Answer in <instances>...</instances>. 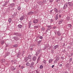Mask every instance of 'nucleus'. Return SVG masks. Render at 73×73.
Returning a JSON list of instances; mask_svg holds the SVG:
<instances>
[{
	"label": "nucleus",
	"mask_w": 73,
	"mask_h": 73,
	"mask_svg": "<svg viewBox=\"0 0 73 73\" xmlns=\"http://www.w3.org/2000/svg\"><path fill=\"white\" fill-rule=\"evenodd\" d=\"M13 38L14 39V40H15L16 41H18V40H19V38H18L17 36H14Z\"/></svg>",
	"instance_id": "1"
},
{
	"label": "nucleus",
	"mask_w": 73,
	"mask_h": 73,
	"mask_svg": "<svg viewBox=\"0 0 73 73\" xmlns=\"http://www.w3.org/2000/svg\"><path fill=\"white\" fill-rule=\"evenodd\" d=\"M38 22V19H35L33 21V23L34 24H37V23Z\"/></svg>",
	"instance_id": "2"
},
{
	"label": "nucleus",
	"mask_w": 73,
	"mask_h": 73,
	"mask_svg": "<svg viewBox=\"0 0 73 73\" xmlns=\"http://www.w3.org/2000/svg\"><path fill=\"white\" fill-rule=\"evenodd\" d=\"M47 27H48V29L46 30V32H47V31H49V30H50V29H52V27H51V25L48 26H47Z\"/></svg>",
	"instance_id": "3"
},
{
	"label": "nucleus",
	"mask_w": 73,
	"mask_h": 73,
	"mask_svg": "<svg viewBox=\"0 0 73 73\" xmlns=\"http://www.w3.org/2000/svg\"><path fill=\"white\" fill-rule=\"evenodd\" d=\"M34 62H32L30 65V68H33V65H34Z\"/></svg>",
	"instance_id": "4"
},
{
	"label": "nucleus",
	"mask_w": 73,
	"mask_h": 73,
	"mask_svg": "<svg viewBox=\"0 0 73 73\" xmlns=\"http://www.w3.org/2000/svg\"><path fill=\"white\" fill-rule=\"evenodd\" d=\"M49 47L48 45H45L44 46V47L43 48V50H44L45 49H46L47 48H48Z\"/></svg>",
	"instance_id": "5"
},
{
	"label": "nucleus",
	"mask_w": 73,
	"mask_h": 73,
	"mask_svg": "<svg viewBox=\"0 0 73 73\" xmlns=\"http://www.w3.org/2000/svg\"><path fill=\"white\" fill-rule=\"evenodd\" d=\"M68 7V5H67L66 4L64 5V6L63 7L64 9H66V8Z\"/></svg>",
	"instance_id": "6"
},
{
	"label": "nucleus",
	"mask_w": 73,
	"mask_h": 73,
	"mask_svg": "<svg viewBox=\"0 0 73 73\" xmlns=\"http://www.w3.org/2000/svg\"><path fill=\"white\" fill-rule=\"evenodd\" d=\"M63 22V20L61 19L58 22V24H60Z\"/></svg>",
	"instance_id": "7"
},
{
	"label": "nucleus",
	"mask_w": 73,
	"mask_h": 73,
	"mask_svg": "<svg viewBox=\"0 0 73 73\" xmlns=\"http://www.w3.org/2000/svg\"><path fill=\"white\" fill-rule=\"evenodd\" d=\"M58 14H57L56 15V17H55V19L56 20H58Z\"/></svg>",
	"instance_id": "8"
},
{
	"label": "nucleus",
	"mask_w": 73,
	"mask_h": 73,
	"mask_svg": "<svg viewBox=\"0 0 73 73\" xmlns=\"http://www.w3.org/2000/svg\"><path fill=\"white\" fill-rule=\"evenodd\" d=\"M36 59H37V58L35 56H34L33 57L32 59L33 61H36Z\"/></svg>",
	"instance_id": "9"
},
{
	"label": "nucleus",
	"mask_w": 73,
	"mask_h": 73,
	"mask_svg": "<svg viewBox=\"0 0 73 73\" xmlns=\"http://www.w3.org/2000/svg\"><path fill=\"white\" fill-rule=\"evenodd\" d=\"M32 24V22L31 21H30L29 24V28H31V25Z\"/></svg>",
	"instance_id": "10"
},
{
	"label": "nucleus",
	"mask_w": 73,
	"mask_h": 73,
	"mask_svg": "<svg viewBox=\"0 0 73 73\" xmlns=\"http://www.w3.org/2000/svg\"><path fill=\"white\" fill-rule=\"evenodd\" d=\"M33 14V12L32 11H30L28 13V15H32Z\"/></svg>",
	"instance_id": "11"
},
{
	"label": "nucleus",
	"mask_w": 73,
	"mask_h": 73,
	"mask_svg": "<svg viewBox=\"0 0 73 73\" xmlns=\"http://www.w3.org/2000/svg\"><path fill=\"white\" fill-rule=\"evenodd\" d=\"M24 19V16H22L20 18V20H21V21L23 20Z\"/></svg>",
	"instance_id": "12"
},
{
	"label": "nucleus",
	"mask_w": 73,
	"mask_h": 73,
	"mask_svg": "<svg viewBox=\"0 0 73 73\" xmlns=\"http://www.w3.org/2000/svg\"><path fill=\"white\" fill-rule=\"evenodd\" d=\"M54 10L55 12H56V13H58V10L57 9H56V8H54Z\"/></svg>",
	"instance_id": "13"
},
{
	"label": "nucleus",
	"mask_w": 73,
	"mask_h": 73,
	"mask_svg": "<svg viewBox=\"0 0 73 73\" xmlns=\"http://www.w3.org/2000/svg\"><path fill=\"white\" fill-rule=\"evenodd\" d=\"M58 45H56V46H55L54 47V49H56V48H58Z\"/></svg>",
	"instance_id": "14"
},
{
	"label": "nucleus",
	"mask_w": 73,
	"mask_h": 73,
	"mask_svg": "<svg viewBox=\"0 0 73 73\" xmlns=\"http://www.w3.org/2000/svg\"><path fill=\"white\" fill-rule=\"evenodd\" d=\"M18 27L20 29V28H22V25L19 24L18 26Z\"/></svg>",
	"instance_id": "15"
},
{
	"label": "nucleus",
	"mask_w": 73,
	"mask_h": 73,
	"mask_svg": "<svg viewBox=\"0 0 73 73\" xmlns=\"http://www.w3.org/2000/svg\"><path fill=\"white\" fill-rule=\"evenodd\" d=\"M28 58H25L24 60V61L25 62H27V61H28Z\"/></svg>",
	"instance_id": "16"
},
{
	"label": "nucleus",
	"mask_w": 73,
	"mask_h": 73,
	"mask_svg": "<svg viewBox=\"0 0 73 73\" xmlns=\"http://www.w3.org/2000/svg\"><path fill=\"white\" fill-rule=\"evenodd\" d=\"M56 33L58 36H61V33H60V32H56Z\"/></svg>",
	"instance_id": "17"
},
{
	"label": "nucleus",
	"mask_w": 73,
	"mask_h": 73,
	"mask_svg": "<svg viewBox=\"0 0 73 73\" xmlns=\"http://www.w3.org/2000/svg\"><path fill=\"white\" fill-rule=\"evenodd\" d=\"M39 4L40 5H43V4H44V3H43V2H42L40 1L39 2Z\"/></svg>",
	"instance_id": "18"
},
{
	"label": "nucleus",
	"mask_w": 73,
	"mask_h": 73,
	"mask_svg": "<svg viewBox=\"0 0 73 73\" xmlns=\"http://www.w3.org/2000/svg\"><path fill=\"white\" fill-rule=\"evenodd\" d=\"M70 17H68L66 18V20H67V21H69V20H70Z\"/></svg>",
	"instance_id": "19"
},
{
	"label": "nucleus",
	"mask_w": 73,
	"mask_h": 73,
	"mask_svg": "<svg viewBox=\"0 0 73 73\" xmlns=\"http://www.w3.org/2000/svg\"><path fill=\"white\" fill-rule=\"evenodd\" d=\"M31 55H29L28 56V60H29V59L30 60H31Z\"/></svg>",
	"instance_id": "20"
},
{
	"label": "nucleus",
	"mask_w": 73,
	"mask_h": 73,
	"mask_svg": "<svg viewBox=\"0 0 73 73\" xmlns=\"http://www.w3.org/2000/svg\"><path fill=\"white\" fill-rule=\"evenodd\" d=\"M14 35L15 36H19V34L17 33H14Z\"/></svg>",
	"instance_id": "21"
},
{
	"label": "nucleus",
	"mask_w": 73,
	"mask_h": 73,
	"mask_svg": "<svg viewBox=\"0 0 73 73\" xmlns=\"http://www.w3.org/2000/svg\"><path fill=\"white\" fill-rule=\"evenodd\" d=\"M52 61H53V60L52 59H50V60H49V64L51 62H52Z\"/></svg>",
	"instance_id": "22"
},
{
	"label": "nucleus",
	"mask_w": 73,
	"mask_h": 73,
	"mask_svg": "<svg viewBox=\"0 0 73 73\" xmlns=\"http://www.w3.org/2000/svg\"><path fill=\"white\" fill-rule=\"evenodd\" d=\"M9 23H11V22H12V19H11V18H9Z\"/></svg>",
	"instance_id": "23"
},
{
	"label": "nucleus",
	"mask_w": 73,
	"mask_h": 73,
	"mask_svg": "<svg viewBox=\"0 0 73 73\" xmlns=\"http://www.w3.org/2000/svg\"><path fill=\"white\" fill-rule=\"evenodd\" d=\"M7 5V3H4L3 5L2 6L3 7H5V6H6Z\"/></svg>",
	"instance_id": "24"
},
{
	"label": "nucleus",
	"mask_w": 73,
	"mask_h": 73,
	"mask_svg": "<svg viewBox=\"0 0 73 73\" xmlns=\"http://www.w3.org/2000/svg\"><path fill=\"white\" fill-rule=\"evenodd\" d=\"M68 27L70 28H71L72 27V25L71 24H68Z\"/></svg>",
	"instance_id": "25"
},
{
	"label": "nucleus",
	"mask_w": 73,
	"mask_h": 73,
	"mask_svg": "<svg viewBox=\"0 0 73 73\" xmlns=\"http://www.w3.org/2000/svg\"><path fill=\"white\" fill-rule=\"evenodd\" d=\"M10 6H11V7H13L15 6V4L12 3L10 5Z\"/></svg>",
	"instance_id": "26"
},
{
	"label": "nucleus",
	"mask_w": 73,
	"mask_h": 73,
	"mask_svg": "<svg viewBox=\"0 0 73 73\" xmlns=\"http://www.w3.org/2000/svg\"><path fill=\"white\" fill-rule=\"evenodd\" d=\"M12 69L13 70H15L16 69V68H15L14 67L12 66Z\"/></svg>",
	"instance_id": "27"
},
{
	"label": "nucleus",
	"mask_w": 73,
	"mask_h": 73,
	"mask_svg": "<svg viewBox=\"0 0 73 73\" xmlns=\"http://www.w3.org/2000/svg\"><path fill=\"white\" fill-rule=\"evenodd\" d=\"M45 28L44 27H42L41 28V31H45Z\"/></svg>",
	"instance_id": "28"
},
{
	"label": "nucleus",
	"mask_w": 73,
	"mask_h": 73,
	"mask_svg": "<svg viewBox=\"0 0 73 73\" xmlns=\"http://www.w3.org/2000/svg\"><path fill=\"white\" fill-rule=\"evenodd\" d=\"M43 64H46V60H44V61L43 62Z\"/></svg>",
	"instance_id": "29"
},
{
	"label": "nucleus",
	"mask_w": 73,
	"mask_h": 73,
	"mask_svg": "<svg viewBox=\"0 0 73 73\" xmlns=\"http://www.w3.org/2000/svg\"><path fill=\"white\" fill-rule=\"evenodd\" d=\"M72 58H71L70 59L69 62H72Z\"/></svg>",
	"instance_id": "30"
},
{
	"label": "nucleus",
	"mask_w": 73,
	"mask_h": 73,
	"mask_svg": "<svg viewBox=\"0 0 73 73\" xmlns=\"http://www.w3.org/2000/svg\"><path fill=\"white\" fill-rule=\"evenodd\" d=\"M5 59H3L1 60V61L2 62H5Z\"/></svg>",
	"instance_id": "31"
},
{
	"label": "nucleus",
	"mask_w": 73,
	"mask_h": 73,
	"mask_svg": "<svg viewBox=\"0 0 73 73\" xmlns=\"http://www.w3.org/2000/svg\"><path fill=\"white\" fill-rule=\"evenodd\" d=\"M4 43V40H2L1 42V44L2 45H3Z\"/></svg>",
	"instance_id": "32"
},
{
	"label": "nucleus",
	"mask_w": 73,
	"mask_h": 73,
	"mask_svg": "<svg viewBox=\"0 0 73 73\" xmlns=\"http://www.w3.org/2000/svg\"><path fill=\"white\" fill-rule=\"evenodd\" d=\"M40 57L39 56L37 60V62H38V61H40Z\"/></svg>",
	"instance_id": "33"
},
{
	"label": "nucleus",
	"mask_w": 73,
	"mask_h": 73,
	"mask_svg": "<svg viewBox=\"0 0 73 73\" xmlns=\"http://www.w3.org/2000/svg\"><path fill=\"white\" fill-rule=\"evenodd\" d=\"M26 65L27 66H29V63L28 62H27L26 63Z\"/></svg>",
	"instance_id": "34"
},
{
	"label": "nucleus",
	"mask_w": 73,
	"mask_h": 73,
	"mask_svg": "<svg viewBox=\"0 0 73 73\" xmlns=\"http://www.w3.org/2000/svg\"><path fill=\"white\" fill-rule=\"evenodd\" d=\"M13 47H15V48H17V44H15L14 45Z\"/></svg>",
	"instance_id": "35"
},
{
	"label": "nucleus",
	"mask_w": 73,
	"mask_h": 73,
	"mask_svg": "<svg viewBox=\"0 0 73 73\" xmlns=\"http://www.w3.org/2000/svg\"><path fill=\"white\" fill-rule=\"evenodd\" d=\"M42 65L41 66H40V69H42L43 68V66H42Z\"/></svg>",
	"instance_id": "36"
},
{
	"label": "nucleus",
	"mask_w": 73,
	"mask_h": 73,
	"mask_svg": "<svg viewBox=\"0 0 73 73\" xmlns=\"http://www.w3.org/2000/svg\"><path fill=\"white\" fill-rule=\"evenodd\" d=\"M69 4L70 7H71L73 5V4L72 3H69Z\"/></svg>",
	"instance_id": "37"
},
{
	"label": "nucleus",
	"mask_w": 73,
	"mask_h": 73,
	"mask_svg": "<svg viewBox=\"0 0 73 73\" xmlns=\"http://www.w3.org/2000/svg\"><path fill=\"white\" fill-rule=\"evenodd\" d=\"M18 9L20 11L21 9V8L20 7H18Z\"/></svg>",
	"instance_id": "38"
},
{
	"label": "nucleus",
	"mask_w": 73,
	"mask_h": 73,
	"mask_svg": "<svg viewBox=\"0 0 73 73\" xmlns=\"http://www.w3.org/2000/svg\"><path fill=\"white\" fill-rule=\"evenodd\" d=\"M34 28H38V26H34Z\"/></svg>",
	"instance_id": "39"
},
{
	"label": "nucleus",
	"mask_w": 73,
	"mask_h": 73,
	"mask_svg": "<svg viewBox=\"0 0 73 73\" xmlns=\"http://www.w3.org/2000/svg\"><path fill=\"white\" fill-rule=\"evenodd\" d=\"M59 57H57L56 59V60H57V61H58V60H59Z\"/></svg>",
	"instance_id": "40"
},
{
	"label": "nucleus",
	"mask_w": 73,
	"mask_h": 73,
	"mask_svg": "<svg viewBox=\"0 0 73 73\" xmlns=\"http://www.w3.org/2000/svg\"><path fill=\"white\" fill-rule=\"evenodd\" d=\"M38 54H39V52H36V56H37V55H38Z\"/></svg>",
	"instance_id": "41"
},
{
	"label": "nucleus",
	"mask_w": 73,
	"mask_h": 73,
	"mask_svg": "<svg viewBox=\"0 0 73 73\" xmlns=\"http://www.w3.org/2000/svg\"><path fill=\"white\" fill-rule=\"evenodd\" d=\"M9 54H8V53H7L6 54V56H5V57H7V56H8L9 55Z\"/></svg>",
	"instance_id": "42"
},
{
	"label": "nucleus",
	"mask_w": 73,
	"mask_h": 73,
	"mask_svg": "<svg viewBox=\"0 0 73 73\" xmlns=\"http://www.w3.org/2000/svg\"><path fill=\"white\" fill-rule=\"evenodd\" d=\"M25 68V67H24V66H22L21 68L22 69H23V68Z\"/></svg>",
	"instance_id": "43"
},
{
	"label": "nucleus",
	"mask_w": 73,
	"mask_h": 73,
	"mask_svg": "<svg viewBox=\"0 0 73 73\" xmlns=\"http://www.w3.org/2000/svg\"><path fill=\"white\" fill-rule=\"evenodd\" d=\"M43 2L44 3H46V0H43Z\"/></svg>",
	"instance_id": "44"
},
{
	"label": "nucleus",
	"mask_w": 73,
	"mask_h": 73,
	"mask_svg": "<svg viewBox=\"0 0 73 73\" xmlns=\"http://www.w3.org/2000/svg\"><path fill=\"white\" fill-rule=\"evenodd\" d=\"M39 38H40V39H42L43 38V37L42 36H40L39 37Z\"/></svg>",
	"instance_id": "45"
},
{
	"label": "nucleus",
	"mask_w": 73,
	"mask_h": 73,
	"mask_svg": "<svg viewBox=\"0 0 73 73\" xmlns=\"http://www.w3.org/2000/svg\"><path fill=\"white\" fill-rule=\"evenodd\" d=\"M41 41H42V40H40L38 42V44H40V42H41Z\"/></svg>",
	"instance_id": "46"
},
{
	"label": "nucleus",
	"mask_w": 73,
	"mask_h": 73,
	"mask_svg": "<svg viewBox=\"0 0 73 73\" xmlns=\"http://www.w3.org/2000/svg\"><path fill=\"white\" fill-rule=\"evenodd\" d=\"M61 59H62V60H63V59H64V58L63 57H61Z\"/></svg>",
	"instance_id": "47"
},
{
	"label": "nucleus",
	"mask_w": 73,
	"mask_h": 73,
	"mask_svg": "<svg viewBox=\"0 0 73 73\" xmlns=\"http://www.w3.org/2000/svg\"><path fill=\"white\" fill-rule=\"evenodd\" d=\"M57 61L56 59V60L54 61V62L55 63H56V62H57Z\"/></svg>",
	"instance_id": "48"
},
{
	"label": "nucleus",
	"mask_w": 73,
	"mask_h": 73,
	"mask_svg": "<svg viewBox=\"0 0 73 73\" xmlns=\"http://www.w3.org/2000/svg\"><path fill=\"white\" fill-rule=\"evenodd\" d=\"M59 17L60 18H61V15H59Z\"/></svg>",
	"instance_id": "49"
},
{
	"label": "nucleus",
	"mask_w": 73,
	"mask_h": 73,
	"mask_svg": "<svg viewBox=\"0 0 73 73\" xmlns=\"http://www.w3.org/2000/svg\"><path fill=\"white\" fill-rule=\"evenodd\" d=\"M53 0H50V2L51 3H52V2H53Z\"/></svg>",
	"instance_id": "50"
},
{
	"label": "nucleus",
	"mask_w": 73,
	"mask_h": 73,
	"mask_svg": "<svg viewBox=\"0 0 73 73\" xmlns=\"http://www.w3.org/2000/svg\"><path fill=\"white\" fill-rule=\"evenodd\" d=\"M30 50H33V48H31Z\"/></svg>",
	"instance_id": "51"
},
{
	"label": "nucleus",
	"mask_w": 73,
	"mask_h": 73,
	"mask_svg": "<svg viewBox=\"0 0 73 73\" xmlns=\"http://www.w3.org/2000/svg\"><path fill=\"white\" fill-rule=\"evenodd\" d=\"M60 0H57L56 1V2H58V1H60Z\"/></svg>",
	"instance_id": "52"
},
{
	"label": "nucleus",
	"mask_w": 73,
	"mask_h": 73,
	"mask_svg": "<svg viewBox=\"0 0 73 73\" xmlns=\"http://www.w3.org/2000/svg\"><path fill=\"white\" fill-rule=\"evenodd\" d=\"M54 65H52V68H54Z\"/></svg>",
	"instance_id": "53"
},
{
	"label": "nucleus",
	"mask_w": 73,
	"mask_h": 73,
	"mask_svg": "<svg viewBox=\"0 0 73 73\" xmlns=\"http://www.w3.org/2000/svg\"><path fill=\"white\" fill-rule=\"evenodd\" d=\"M16 13H15L14 14V16H16Z\"/></svg>",
	"instance_id": "54"
},
{
	"label": "nucleus",
	"mask_w": 73,
	"mask_h": 73,
	"mask_svg": "<svg viewBox=\"0 0 73 73\" xmlns=\"http://www.w3.org/2000/svg\"><path fill=\"white\" fill-rule=\"evenodd\" d=\"M29 0H25V1H28Z\"/></svg>",
	"instance_id": "55"
},
{
	"label": "nucleus",
	"mask_w": 73,
	"mask_h": 73,
	"mask_svg": "<svg viewBox=\"0 0 73 73\" xmlns=\"http://www.w3.org/2000/svg\"><path fill=\"white\" fill-rule=\"evenodd\" d=\"M60 67L62 66V64H60Z\"/></svg>",
	"instance_id": "56"
},
{
	"label": "nucleus",
	"mask_w": 73,
	"mask_h": 73,
	"mask_svg": "<svg viewBox=\"0 0 73 73\" xmlns=\"http://www.w3.org/2000/svg\"><path fill=\"white\" fill-rule=\"evenodd\" d=\"M52 11H53V9H52L51 11H50V12H52Z\"/></svg>",
	"instance_id": "57"
},
{
	"label": "nucleus",
	"mask_w": 73,
	"mask_h": 73,
	"mask_svg": "<svg viewBox=\"0 0 73 73\" xmlns=\"http://www.w3.org/2000/svg\"><path fill=\"white\" fill-rule=\"evenodd\" d=\"M50 49V48H48V49Z\"/></svg>",
	"instance_id": "58"
},
{
	"label": "nucleus",
	"mask_w": 73,
	"mask_h": 73,
	"mask_svg": "<svg viewBox=\"0 0 73 73\" xmlns=\"http://www.w3.org/2000/svg\"><path fill=\"white\" fill-rule=\"evenodd\" d=\"M19 68H20V65H19Z\"/></svg>",
	"instance_id": "59"
},
{
	"label": "nucleus",
	"mask_w": 73,
	"mask_h": 73,
	"mask_svg": "<svg viewBox=\"0 0 73 73\" xmlns=\"http://www.w3.org/2000/svg\"><path fill=\"white\" fill-rule=\"evenodd\" d=\"M56 28V27H54V28Z\"/></svg>",
	"instance_id": "60"
},
{
	"label": "nucleus",
	"mask_w": 73,
	"mask_h": 73,
	"mask_svg": "<svg viewBox=\"0 0 73 73\" xmlns=\"http://www.w3.org/2000/svg\"><path fill=\"white\" fill-rule=\"evenodd\" d=\"M54 33H55V35H56V32H54Z\"/></svg>",
	"instance_id": "61"
},
{
	"label": "nucleus",
	"mask_w": 73,
	"mask_h": 73,
	"mask_svg": "<svg viewBox=\"0 0 73 73\" xmlns=\"http://www.w3.org/2000/svg\"><path fill=\"white\" fill-rule=\"evenodd\" d=\"M64 73H67V72H64Z\"/></svg>",
	"instance_id": "62"
},
{
	"label": "nucleus",
	"mask_w": 73,
	"mask_h": 73,
	"mask_svg": "<svg viewBox=\"0 0 73 73\" xmlns=\"http://www.w3.org/2000/svg\"><path fill=\"white\" fill-rule=\"evenodd\" d=\"M15 0H13V1H15Z\"/></svg>",
	"instance_id": "63"
},
{
	"label": "nucleus",
	"mask_w": 73,
	"mask_h": 73,
	"mask_svg": "<svg viewBox=\"0 0 73 73\" xmlns=\"http://www.w3.org/2000/svg\"><path fill=\"white\" fill-rule=\"evenodd\" d=\"M29 73H31V72H29Z\"/></svg>",
	"instance_id": "64"
}]
</instances>
